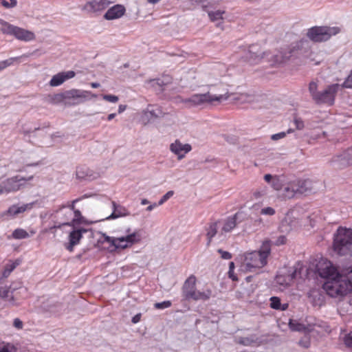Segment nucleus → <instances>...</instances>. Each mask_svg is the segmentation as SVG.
Masks as SVG:
<instances>
[{"mask_svg":"<svg viewBox=\"0 0 352 352\" xmlns=\"http://www.w3.org/2000/svg\"><path fill=\"white\" fill-rule=\"evenodd\" d=\"M229 97L228 91L219 94H214L211 90L205 94H193L189 98H182L181 102L186 107L191 108L202 106L206 104H212L214 102H221L226 100Z\"/></svg>","mask_w":352,"mask_h":352,"instance_id":"1","label":"nucleus"},{"mask_svg":"<svg viewBox=\"0 0 352 352\" xmlns=\"http://www.w3.org/2000/svg\"><path fill=\"white\" fill-rule=\"evenodd\" d=\"M322 287L329 296L340 298L352 290V284L350 280L338 275L327 280Z\"/></svg>","mask_w":352,"mask_h":352,"instance_id":"2","label":"nucleus"},{"mask_svg":"<svg viewBox=\"0 0 352 352\" xmlns=\"http://www.w3.org/2000/svg\"><path fill=\"white\" fill-rule=\"evenodd\" d=\"M352 246V229L339 228L334 234L333 248L340 256L350 254Z\"/></svg>","mask_w":352,"mask_h":352,"instance_id":"3","label":"nucleus"},{"mask_svg":"<svg viewBox=\"0 0 352 352\" xmlns=\"http://www.w3.org/2000/svg\"><path fill=\"white\" fill-rule=\"evenodd\" d=\"M34 179L31 175L27 177L16 175L4 180H0V195L16 192L33 185L30 182Z\"/></svg>","mask_w":352,"mask_h":352,"instance_id":"4","label":"nucleus"},{"mask_svg":"<svg viewBox=\"0 0 352 352\" xmlns=\"http://www.w3.org/2000/svg\"><path fill=\"white\" fill-rule=\"evenodd\" d=\"M338 27L315 26L308 30L307 37L314 42H323L340 33Z\"/></svg>","mask_w":352,"mask_h":352,"instance_id":"5","label":"nucleus"},{"mask_svg":"<svg viewBox=\"0 0 352 352\" xmlns=\"http://www.w3.org/2000/svg\"><path fill=\"white\" fill-rule=\"evenodd\" d=\"M0 31L4 34L13 36L21 41H30L35 38V35L32 32L12 25L8 22L5 23L3 27H1Z\"/></svg>","mask_w":352,"mask_h":352,"instance_id":"6","label":"nucleus"},{"mask_svg":"<svg viewBox=\"0 0 352 352\" xmlns=\"http://www.w3.org/2000/svg\"><path fill=\"white\" fill-rule=\"evenodd\" d=\"M339 88L340 85L338 84H333L327 86L324 90L319 91L318 94L314 100V102L318 105H333Z\"/></svg>","mask_w":352,"mask_h":352,"instance_id":"7","label":"nucleus"},{"mask_svg":"<svg viewBox=\"0 0 352 352\" xmlns=\"http://www.w3.org/2000/svg\"><path fill=\"white\" fill-rule=\"evenodd\" d=\"M91 91L72 89L65 91V105L76 106L89 100Z\"/></svg>","mask_w":352,"mask_h":352,"instance_id":"8","label":"nucleus"},{"mask_svg":"<svg viewBox=\"0 0 352 352\" xmlns=\"http://www.w3.org/2000/svg\"><path fill=\"white\" fill-rule=\"evenodd\" d=\"M330 164L337 169L344 168L352 165V147L334 155L331 160Z\"/></svg>","mask_w":352,"mask_h":352,"instance_id":"9","label":"nucleus"},{"mask_svg":"<svg viewBox=\"0 0 352 352\" xmlns=\"http://www.w3.org/2000/svg\"><path fill=\"white\" fill-rule=\"evenodd\" d=\"M316 270L320 277L327 280L340 275L331 262L327 259L320 260L316 265Z\"/></svg>","mask_w":352,"mask_h":352,"instance_id":"10","label":"nucleus"},{"mask_svg":"<svg viewBox=\"0 0 352 352\" xmlns=\"http://www.w3.org/2000/svg\"><path fill=\"white\" fill-rule=\"evenodd\" d=\"M80 199L73 200L68 206H63L56 211L57 219L60 220V224L63 226L70 225L73 217L74 204Z\"/></svg>","mask_w":352,"mask_h":352,"instance_id":"11","label":"nucleus"},{"mask_svg":"<svg viewBox=\"0 0 352 352\" xmlns=\"http://www.w3.org/2000/svg\"><path fill=\"white\" fill-rule=\"evenodd\" d=\"M245 262L250 271L252 268H262L267 264V260L256 251L247 253L245 256Z\"/></svg>","mask_w":352,"mask_h":352,"instance_id":"12","label":"nucleus"},{"mask_svg":"<svg viewBox=\"0 0 352 352\" xmlns=\"http://www.w3.org/2000/svg\"><path fill=\"white\" fill-rule=\"evenodd\" d=\"M113 3V0H89L83 6L82 10L91 13L102 12Z\"/></svg>","mask_w":352,"mask_h":352,"instance_id":"13","label":"nucleus"},{"mask_svg":"<svg viewBox=\"0 0 352 352\" xmlns=\"http://www.w3.org/2000/svg\"><path fill=\"white\" fill-rule=\"evenodd\" d=\"M263 52L257 44L250 45L245 52V58L250 64H257L264 57Z\"/></svg>","mask_w":352,"mask_h":352,"instance_id":"14","label":"nucleus"},{"mask_svg":"<svg viewBox=\"0 0 352 352\" xmlns=\"http://www.w3.org/2000/svg\"><path fill=\"white\" fill-rule=\"evenodd\" d=\"M241 214V213L236 212L234 215L229 217L221 221L220 223L222 226L219 232V237L221 239H223L226 236V234L230 232L236 226L237 220L239 219Z\"/></svg>","mask_w":352,"mask_h":352,"instance_id":"15","label":"nucleus"},{"mask_svg":"<svg viewBox=\"0 0 352 352\" xmlns=\"http://www.w3.org/2000/svg\"><path fill=\"white\" fill-rule=\"evenodd\" d=\"M303 41H300L296 43H294L289 48L285 49L283 52H280L278 54L274 56V61L276 63H283L288 60L289 58L293 56L296 50H298L300 46L302 45Z\"/></svg>","mask_w":352,"mask_h":352,"instance_id":"16","label":"nucleus"},{"mask_svg":"<svg viewBox=\"0 0 352 352\" xmlns=\"http://www.w3.org/2000/svg\"><path fill=\"white\" fill-rule=\"evenodd\" d=\"M192 149L191 145L189 144H182L179 140H176L170 145V151L177 156V159L181 160L186 154Z\"/></svg>","mask_w":352,"mask_h":352,"instance_id":"17","label":"nucleus"},{"mask_svg":"<svg viewBox=\"0 0 352 352\" xmlns=\"http://www.w3.org/2000/svg\"><path fill=\"white\" fill-rule=\"evenodd\" d=\"M196 278L192 275L188 277L182 287V296L185 300H189L192 298L196 292Z\"/></svg>","mask_w":352,"mask_h":352,"instance_id":"18","label":"nucleus"},{"mask_svg":"<svg viewBox=\"0 0 352 352\" xmlns=\"http://www.w3.org/2000/svg\"><path fill=\"white\" fill-rule=\"evenodd\" d=\"M126 12L124 6L121 4H116L109 8L104 15L106 20H114L122 17Z\"/></svg>","mask_w":352,"mask_h":352,"instance_id":"19","label":"nucleus"},{"mask_svg":"<svg viewBox=\"0 0 352 352\" xmlns=\"http://www.w3.org/2000/svg\"><path fill=\"white\" fill-rule=\"evenodd\" d=\"M116 241H117L113 246L115 248L124 249L139 241V239L137 238L136 234L133 232L127 234L126 236L117 237Z\"/></svg>","mask_w":352,"mask_h":352,"instance_id":"20","label":"nucleus"},{"mask_svg":"<svg viewBox=\"0 0 352 352\" xmlns=\"http://www.w3.org/2000/svg\"><path fill=\"white\" fill-rule=\"evenodd\" d=\"M75 76L74 71H67L60 72L52 76L50 81V85L52 87H57L63 84L66 80L72 78Z\"/></svg>","mask_w":352,"mask_h":352,"instance_id":"21","label":"nucleus"},{"mask_svg":"<svg viewBox=\"0 0 352 352\" xmlns=\"http://www.w3.org/2000/svg\"><path fill=\"white\" fill-rule=\"evenodd\" d=\"M87 232V230L85 228L74 230L71 232L69 235V243L66 246L67 250H68L69 252H72L74 247L79 243L80 239L82 238V234Z\"/></svg>","mask_w":352,"mask_h":352,"instance_id":"22","label":"nucleus"},{"mask_svg":"<svg viewBox=\"0 0 352 352\" xmlns=\"http://www.w3.org/2000/svg\"><path fill=\"white\" fill-rule=\"evenodd\" d=\"M112 213L107 217L104 219H115L119 217L130 215V212L125 207L120 204H117L115 201H112Z\"/></svg>","mask_w":352,"mask_h":352,"instance_id":"23","label":"nucleus"},{"mask_svg":"<svg viewBox=\"0 0 352 352\" xmlns=\"http://www.w3.org/2000/svg\"><path fill=\"white\" fill-rule=\"evenodd\" d=\"M294 188L297 194H307L311 190V182L309 179H295Z\"/></svg>","mask_w":352,"mask_h":352,"instance_id":"24","label":"nucleus"},{"mask_svg":"<svg viewBox=\"0 0 352 352\" xmlns=\"http://www.w3.org/2000/svg\"><path fill=\"white\" fill-rule=\"evenodd\" d=\"M144 115L148 118V121H151L154 119L162 117L164 113L160 107L149 105L145 111Z\"/></svg>","mask_w":352,"mask_h":352,"instance_id":"25","label":"nucleus"},{"mask_svg":"<svg viewBox=\"0 0 352 352\" xmlns=\"http://www.w3.org/2000/svg\"><path fill=\"white\" fill-rule=\"evenodd\" d=\"M33 204H26L22 206L19 205H12L10 206L8 210L6 212V214L10 215L11 217H15L19 214L23 213L28 209H31Z\"/></svg>","mask_w":352,"mask_h":352,"instance_id":"26","label":"nucleus"},{"mask_svg":"<svg viewBox=\"0 0 352 352\" xmlns=\"http://www.w3.org/2000/svg\"><path fill=\"white\" fill-rule=\"evenodd\" d=\"M295 276L296 271L287 274H278L275 280L277 284L283 287H287L295 278Z\"/></svg>","mask_w":352,"mask_h":352,"instance_id":"27","label":"nucleus"},{"mask_svg":"<svg viewBox=\"0 0 352 352\" xmlns=\"http://www.w3.org/2000/svg\"><path fill=\"white\" fill-rule=\"evenodd\" d=\"M221 221H218L209 224L208 228L206 229V237L208 239L206 245L209 246L212 238L218 233V224Z\"/></svg>","mask_w":352,"mask_h":352,"instance_id":"28","label":"nucleus"},{"mask_svg":"<svg viewBox=\"0 0 352 352\" xmlns=\"http://www.w3.org/2000/svg\"><path fill=\"white\" fill-rule=\"evenodd\" d=\"M297 194L294 188V182L293 181L289 182L283 186V196L286 198L291 199Z\"/></svg>","mask_w":352,"mask_h":352,"instance_id":"29","label":"nucleus"},{"mask_svg":"<svg viewBox=\"0 0 352 352\" xmlns=\"http://www.w3.org/2000/svg\"><path fill=\"white\" fill-rule=\"evenodd\" d=\"M212 296V290L210 289H206L203 292L197 291L195 292V296L192 297L191 300H203L206 301L210 298Z\"/></svg>","mask_w":352,"mask_h":352,"instance_id":"30","label":"nucleus"},{"mask_svg":"<svg viewBox=\"0 0 352 352\" xmlns=\"http://www.w3.org/2000/svg\"><path fill=\"white\" fill-rule=\"evenodd\" d=\"M258 252L265 260H267L271 252V241H264L260 250Z\"/></svg>","mask_w":352,"mask_h":352,"instance_id":"31","label":"nucleus"},{"mask_svg":"<svg viewBox=\"0 0 352 352\" xmlns=\"http://www.w3.org/2000/svg\"><path fill=\"white\" fill-rule=\"evenodd\" d=\"M21 261L20 259H16L13 262H10L5 266V269L3 272V277L7 278L10 273L18 266L20 265Z\"/></svg>","mask_w":352,"mask_h":352,"instance_id":"32","label":"nucleus"},{"mask_svg":"<svg viewBox=\"0 0 352 352\" xmlns=\"http://www.w3.org/2000/svg\"><path fill=\"white\" fill-rule=\"evenodd\" d=\"M1 284L0 283V297L8 300L12 299V293L15 288L7 287L1 285Z\"/></svg>","mask_w":352,"mask_h":352,"instance_id":"33","label":"nucleus"},{"mask_svg":"<svg viewBox=\"0 0 352 352\" xmlns=\"http://www.w3.org/2000/svg\"><path fill=\"white\" fill-rule=\"evenodd\" d=\"M50 97V101L52 103L58 104L63 102L65 105V91L60 94H54Z\"/></svg>","mask_w":352,"mask_h":352,"instance_id":"34","label":"nucleus"},{"mask_svg":"<svg viewBox=\"0 0 352 352\" xmlns=\"http://www.w3.org/2000/svg\"><path fill=\"white\" fill-rule=\"evenodd\" d=\"M29 55L28 54H24L20 57H13V58H10L7 60H3V61H1L0 62V67L1 68V69H3L5 68H6L7 67L13 64V63L16 60H18L19 59L23 58V57H28Z\"/></svg>","mask_w":352,"mask_h":352,"instance_id":"35","label":"nucleus"},{"mask_svg":"<svg viewBox=\"0 0 352 352\" xmlns=\"http://www.w3.org/2000/svg\"><path fill=\"white\" fill-rule=\"evenodd\" d=\"M308 89L311 99L314 100L320 91L318 90V83L316 81L310 82Z\"/></svg>","mask_w":352,"mask_h":352,"instance_id":"36","label":"nucleus"},{"mask_svg":"<svg viewBox=\"0 0 352 352\" xmlns=\"http://www.w3.org/2000/svg\"><path fill=\"white\" fill-rule=\"evenodd\" d=\"M87 172L88 169L86 166H78L76 170V176L78 179H85L88 176Z\"/></svg>","mask_w":352,"mask_h":352,"instance_id":"37","label":"nucleus"},{"mask_svg":"<svg viewBox=\"0 0 352 352\" xmlns=\"http://www.w3.org/2000/svg\"><path fill=\"white\" fill-rule=\"evenodd\" d=\"M28 236V233L23 229L18 228L12 232V237L16 239H25Z\"/></svg>","mask_w":352,"mask_h":352,"instance_id":"38","label":"nucleus"},{"mask_svg":"<svg viewBox=\"0 0 352 352\" xmlns=\"http://www.w3.org/2000/svg\"><path fill=\"white\" fill-rule=\"evenodd\" d=\"M82 219H83V217L82 216L80 211L79 210H76L74 208L73 217L72 219V223L73 224L79 223L82 221Z\"/></svg>","mask_w":352,"mask_h":352,"instance_id":"39","label":"nucleus"},{"mask_svg":"<svg viewBox=\"0 0 352 352\" xmlns=\"http://www.w3.org/2000/svg\"><path fill=\"white\" fill-rule=\"evenodd\" d=\"M224 14V11L221 10H217L215 12H208V16L210 17V20L212 21L221 19L222 15Z\"/></svg>","mask_w":352,"mask_h":352,"instance_id":"40","label":"nucleus"},{"mask_svg":"<svg viewBox=\"0 0 352 352\" xmlns=\"http://www.w3.org/2000/svg\"><path fill=\"white\" fill-rule=\"evenodd\" d=\"M289 326L291 330L296 331H302L305 329V326L300 323L290 320Z\"/></svg>","mask_w":352,"mask_h":352,"instance_id":"41","label":"nucleus"},{"mask_svg":"<svg viewBox=\"0 0 352 352\" xmlns=\"http://www.w3.org/2000/svg\"><path fill=\"white\" fill-rule=\"evenodd\" d=\"M270 307L272 309L280 310L281 303L279 298L273 296L270 298Z\"/></svg>","mask_w":352,"mask_h":352,"instance_id":"42","label":"nucleus"},{"mask_svg":"<svg viewBox=\"0 0 352 352\" xmlns=\"http://www.w3.org/2000/svg\"><path fill=\"white\" fill-rule=\"evenodd\" d=\"M102 239H100V241L101 242H102V243L107 242V243L111 244L112 246H114L115 243H116V241H116V238L109 236L108 235H107L104 233H102Z\"/></svg>","mask_w":352,"mask_h":352,"instance_id":"43","label":"nucleus"},{"mask_svg":"<svg viewBox=\"0 0 352 352\" xmlns=\"http://www.w3.org/2000/svg\"><path fill=\"white\" fill-rule=\"evenodd\" d=\"M1 5L6 8H14L17 4L16 0H2Z\"/></svg>","mask_w":352,"mask_h":352,"instance_id":"44","label":"nucleus"},{"mask_svg":"<svg viewBox=\"0 0 352 352\" xmlns=\"http://www.w3.org/2000/svg\"><path fill=\"white\" fill-rule=\"evenodd\" d=\"M292 132H293V130L290 129H288L287 132H280V133H278L272 135L271 137V139L272 140L276 141V140H280L282 138H284L286 136L287 133H290Z\"/></svg>","mask_w":352,"mask_h":352,"instance_id":"45","label":"nucleus"},{"mask_svg":"<svg viewBox=\"0 0 352 352\" xmlns=\"http://www.w3.org/2000/svg\"><path fill=\"white\" fill-rule=\"evenodd\" d=\"M171 302L169 301V300H166V301H163L162 302H156L155 305H154V307L156 308V309H165V308H168V307H170L171 306Z\"/></svg>","mask_w":352,"mask_h":352,"instance_id":"46","label":"nucleus"},{"mask_svg":"<svg viewBox=\"0 0 352 352\" xmlns=\"http://www.w3.org/2000/svg\"><path fill=\"white\" fill-rule=\"evenodd\" d=\"M272 186L276 190H279L283 188L282 182L277 177H274L272 179Z\"/></svg>","mask_w":352,"mask_h":352,"instance_id":"47","label":"nucleus"},{"mask_svg":"<svg viewBox=\"0 0 352 352\" xmlns=\"http://www.w3.org/2000/svg\"><path fill=\"white\" fill-rule=\"evenodd\" d=\"M151 82L152 83L153 87H155L156 85H157L159 87L162 88V89L163 88L164 86L166 85V84L164 82V80L162 79V78L151 80Z\"/></svg>","mask_w":352,"mask_h":352,"instance_id":"48","label":"nucleus"},{"mask_svg":"<svg viewBox=\"0 0 352 352\" xmlns=\"http://www.w3.org/2000/svg\"><path fill=\"white\" fill-rule=\"evenodd\" d=\"M294 122L295 124L296 128L298 130H301L305 126L302 120L300 118L295 117L294 119Z\"/></svg>","mask_w":352,"mask_h":352,"instance_id":"49","label":"nucleus"},{"mask_svg":"<svg viewBox=\"0 0 352 352\" xmlns=\"http://www.w3.org/2000/svg\"><path fill=\"white\" fill-rule=\"evenodd\" d=\"M102 98L108 102L116 103L118 101L119 98L118 96L114 95H103Z\"/></svg>","mask_w":352,"mask_h":352,"instance_id":"50","label":"nucleus"},{"mask_svg":"<svg viewBox=\"0 0 352 352\" xmlns=\"http://www.w3.org/2000/svg\"><path fill=\"white\" fill-rule=\"evenodd\" d=\"M261 214L271 216L275 214V210L271 207H266L261 209Z\"/></svg>","mask_w":352,"mask_h":352,"instance_id":"51","label":"nucleus"},{"mask_svg":"<svg viewBox=\"0 0 352 352\" xmlns=\"http://www.w3.org/2000/svg\"><path fill=\"white\" fill-rule=\"evenodd\" d=\"M344 344L347 347L352 349V332H350L345 336Z\"/></svg>","mask_w":352,"mask_h":352,"instance_id":"52","label":"nucleus"},{"mask_svg":"<svg viewBox=\"0 0 352 352\" xmlns=\"http://www.w3.org/2000/svg\"><path fill=\"white\" fill-rule=\"evenodd\" d=\"M217 252L221 254V257L223 259L228 260L232 258V254L229 252L224 251L221 249H219Z\"/></svg>","mask_w":352,"mask_h":352,"instance_id":"53","label":"nucleus"},{"mask_svg":"<svg viewBox=\"0 0 352 352\" xmlns=\"http://www.w3.org/2000/svg\"><path fill=\"white\" fill-rule=\"evenodd\" d=\"M238 342L242 345L248 346L253 342V340L248 338H240Z\"/></svg>","mask_w":352,"mask_h":352,"instance_id":"54","label":"nucleus"},{"mask_svg":"<svg viewBox=\"0 0 352 352\" xmlns=\"http://www.w3.org/2000/svg\"><path fill=\"white\" fill-rule=\"evenodd\" d=\"M343 87L346 88H352V72L344 82Z\"/></svg>","mask_w":352,"mask_h":352,"instance_id":"55","label":"nucleus"},{"mask_svg":"<svg viewBox=\"0 0 352 352\" xmlns=\"http://www.w3.org/2000/svg\"><path fill=\"white\" fill-rule=\"evenodd\" d=\"M0 352H14V348L9 344L0 346Z\"/></svg>","mask_w":352,"mask_h":352,"instance_id":"56","label":"nucleus"},{"mask_svg":"<svg viewBox=\"0 0 352 352\" xmlns=\"http://www.w3.org/2000/svg\"><path fill=\"white\" fill-rule=\"evenodd\" d=\"M286 242V237L284 235H281L278 237L276 241L274 242L276 245H280L285 244Z\"/></svg>","mask_w":352,"mask_h":352,"instance_id":"57","label":"nucleus"},{"mask_svg":"<svg viewBox=\"0 0 352 352\" xmlns=\"http://www.w3.org/2000/svg\"><path fill=\"white\" fill-rule=\"evenodd\" d=\"M13 325L17 329H21L23 328V322L19 318H15L13 322Z\"/></svg>","mask_w":352,"mask_h":352,"instance_id":"58","label":"nucleus"},{"mask_svg":"<svg viewBox=\"0 0 352 352\" xmlns=\"http://www.w3.org/2000/svg\"><path fill=\"white\" fill-rule=\"evenodd\" d=\"M140 319H141V314H138L132 318L131 321L133 323L135 324V323H138V322H140Z\"/></svg>","mask_w":352,"mask_h":352,"instance_id":"59","label":"nucleus"},{"mask_svg":"<svg viewBox=\"0 0 352 352\" xmlns=\"http://www.w3.org/2000/svg\"><path fill=\"white\" fill-rule=\"evenodd\" d=\"M162 78L164 80L166 85L171 82L172 78L168 75L163 76Z\"/></svg>","mask_w":352,"mask_h":352,"instance_id":"60","label":"nucleus"},{"mask_svg":"<svg viewBox=\"0 0 352 352\" xmlns=\"http://www.w3.org/2000/svg\"><path fill=\"white\" fill-rule=\"evenodd\" d=\"M173 193H174L173 191L170 190V191H168L162 197H164V199H166V201H167L168 199H170L173 195Z\"/></svg>","mask_w":352,"mask_h":352,"instance_id":"61","label":"nucleus"},{"mask_svg":"<svg viewBox=\"0 0 352 352\" xmlns=\"http://www.w3.org/2000/svg\"><path fill=\"white\" fill-rule=\"evenodd\" d=\"M234 263H233V262L230 263V264H229V268H230V270H229V274H230V278H232V280H236L235 277H234V276H232L231 275V271H232V270L234 268Z\"/></svg>","mask_w":352,"mask_h":352,"instance_id":"62","label":"nucleus"},{"mask_svg":"<svg viewBox=\"0 0 352 352\" xmlns=\"http://www.w3.org/2000/svg\"><path fill=\"white\" fill-rule=\"evenodd\" d=\"M274 177H273L270 174H266L264 176V179L267 182H272V179H274Z\"/></svg>","mask_w":352,"mask_h":352,"instance_id":"63","label":"nucleus"},{"mask_svg":"<svg viewBox=\"0 0 352 352\" xmlns=\"http://www.w3.org/2000/svg\"><path fill=\"white\" fill-rule=\"evenodd\" d=\"M298 343L300 345L302 346L305 348H307L309 346V343L308 341L304 342L302 340H300Z\"/></svg>","mask_w":352,"mask_h":352,"instance_id":"64","label":"nucleus"}]
</instances>
